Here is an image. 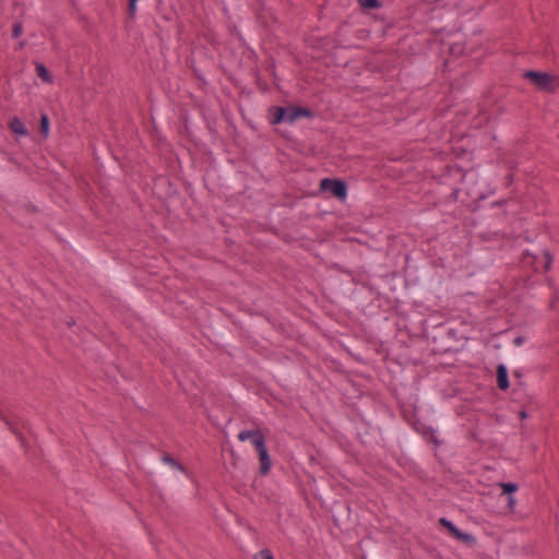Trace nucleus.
I'll return each instance as SVG.
<instances>
[{"label":"nucleus","mask_w":559,"mask_h":559,"mask_svg":"<svg viewBox=\"0 0 559 559\" xmlns=\"http://www.w3.org/2000/svg\"><path fill=\"white\" fill-rule=\"evenodd\" d=\"M309 115L307 109L296 107H274L271 110V123L294 122L301 117Z\"/></svg>","instance_id":"f257e3e1"},{"label":"nucleus","mask_w":559,"mask_h":559,"mask_svg":"<svg viewBox=\"0 0 559 559\" xmlns=\"http://www.w3.org/2000/svg\"><path fill=\"white\" fill-rule=\"evenodd\" d=\"M525 76L530 79L532 83L537 86V88L544 92H552L559 85L557 78L548 73L530 71L525 74Z\"/></svg>","instance_id":"f03ea898"},{"label":"nucleus","mask_w":559,"mask_h":559,"mask_svg":"<svg viewBox=\"0 0 559 559\" xmlns=\"http://www.w3.org/2000/svg\"><path fill=\"white\" fill-rule=\"evenodd\" d=\"M550 263L551 259L547 252H543L542 257L539 258L526 252L522 259L523 266H531L535 272L547 271L550 266Z\"/></svg>","instance_id":"7ed1b4c3"},{"label":"nucleus","mask_w":559,"mask_h":559,"mask_svg":"<svg viewBox=\"0 0 559 559\" xmlns=\"http://www.w3.org/2000/svg\"><path fill=\"white\" fill-rule=\"evenodd\" d=\"M320 188L324 192H330L333 197L338 199H345L347 194V188L343 181L334 179L321 180Z\"/></svg>","instance_id":"20e7f679"},{"label":"nucleus","mask_w":559,"mask_h":559,"mask_svg":"<svg viewBox=\"0 0 559 559\" xmlns=\"http://www.w3.org/2000/svg\"><path fill=\"white\" fill-rule=\"evenodd\" d=\"M0 420L5 424L8 429L16 436V438L22 442V437L20 433V418L17 415L13 413H7L0 409Z\"/></svg>","instance_id":"39448f33"},{"label":"nucleus","mask_w":559,"mask_h":559,"mask_svg":"<svg viewBox=\"0 0 559 559\" xmlns=\"http://www.w3.org/2000/svg\"><path fill=\"white\" fill-rule=\"evenodd\" d=\"M440 524L449 530V532L457 539L463 542H471L473 538L460 530H457L450 521L444 518L439 520Z\"/></svg>","instance_id":"423d86ee"},{"label":"nucleus","mask_w":559,"mask_h":559,"mask_svg":"<svg viewBox=\"0 0 559 559\" xmlns=\"http://www.w3.org/2000/svg\"><path fill=\"white\" fill-rule=\"evenodd\" d=\"M497 384L500 390L509 388L508 370L503 365H499L497 368Z\"/></svg>","instance_id":"0eeeda50"},{"label":"nucleus","mask_w":559,"mask_h":559,"mask_svg":"<svg viewBox=\"0 0 559 559\" xmlns=\"http://www.w3.org/2000/svg\"><path fill=\"white\" fill-rule=\"evenodd\" d=\"M10 130L17 135H26L27 129L22 120L19 118H12L9 123Z\"/></svg>","instance_id":"6e6552de"},{"label":"nucleus","mask_w":559,"mask_h":559,"mask_svg":"<svg viewBox=\"0 0 559 559\" xmlns=\"http://www.w3.org/2000/svg\"><path fill=\"white\" fill-rule=\"evenodd\" d=\"M259 454V460H260V473L262 475H265L269 473L270 468H271V460H270V456L267 454V451L264 450V451H261L258 453Z\"/></svg>","instance_id":"1a4fd4ad"},{"label":"nucleus","mask_w":559,"mask_h":559,"mask_svg":"<svg viewBox=\"0 0 559 559\" xmlns=\"http://www.w3.org/2000/svg\"><path fill=\"white\" fill-rule=\"evenodd\" d=\"M36 73L37 75L45 82L49 83L51 82V76L48 72V70L45 68L44 64L37 63L36 64Z\"/></svg>","instance_id":"9d476101"},{"label":"nucleus","mask_w":559,"mask_h":559,"mask_svg":"<svg viewBox=\"0 0 559 559\" xmlns=\"http://www.w3.org/2000/svg\"><path fill=\"white\" fill-rule=\"evenodd\" d=\"M250 441L258 453L266 450L264 447L263 438L260 435V432H257L255 436Z\"/></svg>","instance_id":"9b49d317"},{"label":"nucleus","mask_w":559,"mask_h":559,"mask_svg":"<svg viewBox=\"0 0 559 559\" xmlns=\"http://www.w3.org/2000/svg\"><path fill=\"white\" fill-rule=\"evenodd\" d=\"M163 462L165 464L169 465L171 468L178 469L180 472H185L183 466L168 455L163 456Z\"/></svg>","instance_id":"f8f14e48"},{"label":"nucleus","mask_w":559,"mask_h":559,"mask_svg":"<svg viewBox=\"0 0 559 559\" xmlns=\"http://www.w3.org/2000/svg\"><path fill=\"white\" fill-rule=\"evenodd\" d=\"M40 132L46 136L49 132V119L47 115H43L40 118Z\"/></svg>","instance_id":"ddd939ff"},{"label":"nucleus","mask_w":559,"mask_h":559,"mask_svg":"<svg viewBox=\"0 0 559 559\" xmlns=\"http://www.w3.org/2000/svg\"><path fill=\"white\" fill-rule=\"evenodd\" d=\"M258 431L245 430L238 435L240 441L251 440Z\"/></svg>","instance_id":"4468645a"},{"label":"nucleus","mask_w":559,"mask_h":559,"mask_svg":"<svg viewBox=\"0 0 559 559\" xmlns=\"http://www.w3.org/2000/svg\"><path fill=\"white\" fill-rule=\"evenodd\" d=\"M359 3L366 9H373L378 7V0H359Z\"/></svg>","instance_id":"2eb2a0df"},{"label":"nucleus","mask_w":559,"mask_h":559,"mask_svg":"<svg viewBox=\"0 0 559 559\" xmlns=\"http://www.w3.org/2000/svg\"><path fill=\"white\" fill-rule=\"evenodd\" d=\"M501 488L504 493H511L518 489L516 485H514L512 483H503V484H501Z\"/></svg>","instance_id":"dca6fc26"},{"label":"nucleus","mask_w":559,"mask_h":559,"mask_svg":"<svg viewBox=\"0 0 559 559\" xmlns=\"http://www.w3.org/2000/svg\"><path fill=\"white\" fill-rule=\"evenodd\" d=\"M139 0H129L128 13L130 16H134L136 12V3Z\"/></svg>","instance_id":"f3484780"},{"label":"nucleus","mask_w":559,"mask_h":559,"mask_svg":"<svg viewBox=\"0 0 559 559\" xmlns=\"http://www.w3.org/2000/svg\"><path fill=\"white\" fill-rule=\"evenodd\" d=\"M261 557L263 559H274V557L272 556L271 551L267 550V549H264L261 551Z\"/></svg>","instance_id":"a211bd4d"},{"label":"nucleus","mask_w":559,"mask_h":559,"mask_svg":"<svg viewBox=\"0 0 559 559\" xmlns=\"http://www.w3.org/2000/svg\"><path fill=\"white\" fill-rule=\"evenodd\" d=\"M13 33H14V36L17 37L21 34V26L20 25H15Z\"/></svg>","instance_id":"6ab92c4d"},{"label":"nucleus","mask_w":559,"mask_h":559,"mask_svg":"<svg viewBox=\"0 0 559 559\" xmlns=\"http://www.w3.org/2000/svg\"><path fill=\"white\" fill-rule=\"evenodd\" d=\"M520 416H521L522 419L525 418L526 417L525 412H521Z\"/></svg>","instance_id":"aec40b11"}]
</instances>
